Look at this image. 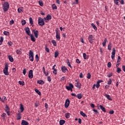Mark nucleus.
Masks as SVG:
<instances>
[{"mask_svg": "<svg viewBox=\"0 0 125 125\" xmlns=\"http://www.w3.org/2000/svg\"><path fill=\"white\" fill-rule=\"evenodd\" d=\"M3 7L4 12H6L9 9V3L8 2H5L4 4H3Z\"/></svg>", "mask_w": 125, "mask_h": 125, "instance_id": "1", "label": "nucleus"}, {"mask_svg": "<svg viewBox=\"0 0 125 125\" xmlns=\"http://www.w3.org/2000/svg\"><path fill=\"white\" fill-rule=\"evenodd\" d=\"M38 24L41 27H42L43 26H44L45 23L44 21H43V19L39 17L38 18Z\"/></svg>", "mask_w": 125, "mask_h": 125, "instance_id": "2", "label": "nucleus"}, {"mask_svg": "<svg viewBox=\"0 0 125 125\" xmlns=\"http://www.w3.org/2000/svg\"><path fill=\"white\" fill-rule=\"evenodd\" d=\"M3 73L5 76H8V64H6L5 65V68L3 69Z\"/></svg>", "mask_w": 125, "mask_h": 125, "instance_id": "3", "label": "nucleus"}, {"mask_svg": "<svg viewBox=\"0 0 125 125\" xmlns=\"http://www.w3.org/2000/svg\"><path fill=\"white\" fill-rule=\"evenodd\" d=\"M89 42L90 43H93V41H94V37L92 35H89L88 38Z\"/></svg>", "mask_w": 125, "mask_h": 125, "instance_id": "4", "label": "nucleus"}, {"mask_svg": "<svg viewBox=\"0 0 125 125\" xmlns=\"http://www.w3.org/2000/svg\"><path fill=\"white\" fill-rule=\"evenodd\" d=\"M75 86L79 89H81V87H82V84L78 80H75Z\"/></svg>", "mask_w": 125, "mask_h": 125, "instance_id": "5", "label": "nucleus"}, {"mask_svg": "<svg viewBox=\"0 0 125 125\" xmlns=\"http://www.w3.org/2000/svg\"><path fill=\"white\" fill-rule=\"evenodd\" d=\"M56 38L57 39V41H60V39H61V37H60V33L58 31V30H56Z\"/></svg>", "mask_w": 125, "mask_h": 125, "instance_id": "6", "label": "nucleus"}, {"mask_svg": "<svg viewBox=\"0 0 125 125\" xmlns=\"http://www.w3.org/2000/svg\"><path fill=\"white\" fill-rule=\"evenodd\" d=\"M32 32H33V34L36 39H38L39 38V31L36 30L35 29L32 30Z\"/></svg>", "mask_w": 125, "mask_h": 125, "instance_id": "7", "label": "nucleus"}, {"mask_svg": "<svg viewBox=\"0 0 125 125\" xmlns=\"http://www.w3.org/2000/svg\"><path fill=\"white\" fill-rule=\"evenodd\" d=\"M24 31H25L27 35H28V36H30V35H31L32 34H31V30H30V28L29 27H25L24 28Z\"/></svg>", "mask_w": 125, "mask_h": 125, "instance_id": "8", "label": "nucleus"}, {"mask_svg": "<svg viewBox=\"0 0 125 125\" xmlns=\"http://www.w3.org/2000/svg\"><path fill=\"white\" fill-rule=\"evenodd\" d=\"M70 105V100L66 99L64 104L65 108H68Z\"/></svg>", "mask_w": 125, "mask_h": 125, "instance_id": "9", "label": "nucleus"}, {"mask_svg": "<svg viewBox=\"0 0 125 125\" xmlns=\"http://www.w3.org/2000/svg\"><path fill=\"white\" fill-rule=\"evenodd\" d=\"M115 54H116V49H115V48H113L111 55V58L112 60H114V59H115Z\"/></svg>", "mask_w": 125, "mask_h": 125, "instance_id": "10", "label": "nucleus"}, {"mask_svg": "<svg viewBox=\"0 0 125 125\" xmlns=\"http://www.w3.org/2000/svg\"><path fill=\"white\" fill-rule=\"evenodd\" d=\"M69 86H65V88L67 89V90H70L71 88H74V85L72 84V83H69Z\"/></svg>", "mask_w": 125, "mask_h": 125, "instance_id": "11", "label": "nucleus"}, {"mask_svg": "<svg viewBox=\"0 0 125 125\" xmlns=\"http://www.w3.org/2000/svg\"><path fill=\"white\" fill-rule=\"evenodd\" d=\"M28 77L29 78V79H33V78H34V75L33 74L32 70H29L28 73Z\"/></svg>", "mask_w": 125, "mask_h": 125, "instance_id": "12", "label": "nucleus"}, {"mask_svg": "<svg viewBox=\"0 0 125 125\" xmlns=\"http://www.w3.org/2000/svg\"><path fill=\"white\" fill-rule=\"evenodd\" d=\"M61 70H62V73H65L66 71H68V69L65 66H62L61 67Z\"/></svg>", "mask_w": 125, "mask_h": 125, "instance_id": "13", "label": "nucleus"}, {"mask_svg": "<svg viewBox=\"0 0 125 125\" xmlns=\"http://www.w3.org/2000/svg\"><path fill=\"white\" fill-rule=\"evenodd\" d=\"M29 36L30 37V40L32 41V42H36V38H35V36L33 35V34H30L29 35Z\"/></svg>", "mask_w": 125, "mask_h": 125, "instance_id": "14", "label": "nucleus"}, {"mask_svg": "<svg viewBox=\"0 0 125 125\" xmlns=\"http://www.w3.org/2000/svg\"><path fill=\"white\" fill-rule=\"evenodd\" d=\"M104 96H105V97H106V98H107V99H108V100H110L111 101L113 100L111 98V96H110L109 95L104 93Z\"/></svg>", "mask_w": 125, "mask_h": 125, "instance_id": "15", "label": "nucleus"}, {"mask_svg": "<svg viewBox=\"0 0 125 125\" xmlns=\"http://www.w3.org/2000/svg\"><path fill=\"white\" fill-rule=\"evenodd\" d=\"M1 117L3 120V121H6L7 117H6V113H3L1 115Z\"/></svg>", "mask_w": 125, "mask_h": 125, "instance_id": "16", "label": "nucleus"}, {"mask_svg": "<svg viewBox=\"0 0 125 125\" xmlns=\"http://www.w3.org/2000/svg\"><path fill=\"white\" fill-rule=\"evenodd\" d=\"M17 119L18 120H21L22 119V114L20 113H19L17 115Z\"/></svg>", "mask_w": 125, "mask_h": 125, "instance_id": "17", "label": "nucleus"}, {"mask_svg": "<svg viewBox=\"0 0 125 125\" xmlns=\"http://www.w3.org/2000/svg\"><path fill=\"white\" fill-rule=\"evenodd\" d=\"M28 56H29V57H34V52L31 50H29Z\"/></svg>", "mask_w": 125, "mask_h": 125, "instance_id": "18", "label": "nucleus"}, {"mask_svg": "<svg viewBox=\"0 0 125 125\" xmlns=\"http://www.w3.org/2000/svg\"><path fill=\"white\" fill-rule=\"evenodd\" d=\"M29 23L32 27H34V21H33V18L31 17L29 18Z\"/></svg>", "mask_w": 125, "mask_h": 125, "instance_id": "19", "label": "nucleus"}, {"mask_svg": "<svg viewBox=\"0 0 125 125\" xmlns=\"http://www.w3.org/2000/svg\"><path fill=\"white\" fill-rule=\"evenodd\" d=\"M20 110L21 113H23V112H24V110H25L24 108V106L22 104H20Z\"/></svg>", "mask_w": 125, "mask_h": 125, "instance_id": "20", "label": "nucleus"}, {"mask_svg": "<svg viewBox=\"0 0 125 125\" xmlns=\"http://www.w3.org/2000/svg\"><path fill=\"white\" fill-rule=\"evenodd\" d=\"M23 11H24V8L22 7H20L18 9V12L19 13H21V12H23Z\"/></svg>", "mask_w": 125, "mask_h": 125, "instance_id": "21", "label": "nucleus"}, {"mask_svg": "<svg viewBox=\"0 0 125 125\" xmlns=\"http://www.w3.org/2000/svg\"><path fill=\"white\" fill-rule=\"evenodd\" d=\"M5 112H10V108H9V106L6 104L5 107Z\"/></svg>", "mask_w": 125, "mask_h": 125, "instance_id": "22", "label": "nucleus"}, {"mask_svg": "<svg viewBox=\"0 0 125 125\" xmlns=\"http://www.w3.org/2000/svg\"><path fill=\"white\" fill-rule=\"evenodd\" d=\"M21 125H29V123L26 120H22Z\"/></svg>", "mask_w": 125, "mask_h": 125, "instance_id": "23", "label": "nucleus"}, {"mask_svg": "<svg viewBox=\"0 0 125 125\" xmlns=\"http://www.w3.org/2000/svg\"><path fill=\"white\" fill-rule=\"evenodd\" d=\"M16 53L17 54H22V49H19L16 50Z\"/></svg>", "mask_w": 125, "mask_h": 125, "instance_id": "24", "label": "nucleus"}, {"mask_svg": "<svg viewBox=\"0 0 125 125\" xmlns=\"http://www.w3.org/2000/svg\"><path fill=\"white\" fill-rule=\"evenodd\" d=\"M99 107L100 109L104 113H106V109H105V107H103V105H100Z\"/></svg>", "mask_w": 125, "mask_h": 125, "instance_id": "25", "label": "nucleus"}, {"mask_svg": "<svg viewBox=\"0 0 125 125\" xmlns=\"http://www.w3.org/2000/svg\"><path fill=\"white\" fill-rule=\"evenodd\" d=\"M107 49L108 50H111L112 49V43H111V42H109L107 46Z\"/></svg>", "mask_w": 125, "mask_h": 125, "instance_id": "26", "label": "nucleus"}, {"mask_svg": "<svg viewBox=\"0 0 125 125\" xmlns=\"http://www.w3.org/2000/svg\"><path fill=\"white\" fill-rule=\"evenodd\" d=\"M113 0L115 4H116V5H120V0Z\"/></svg>", "mask_w": 125, "mask_h": 125, "instance_id": "27", "label": "nucleus"}, {"mask_svg": "<svg viewBox=\"0 0 125 125\" xmlns=\"http://www.w3.org/2000/svg\"><path fill=\"white\" fill-rule=\"evenodd\" d=\"M37 83H39V84H44V82L42 80H38L37 81Z\"/></svg>", "mask_w": 125, "mask_h": 125, "instance_id": "28", "label": "nucleus"}, {"mask_svg": "<svg viewBox=\"0 0 125 125\" xmlns=\"http://www.w3.org/2000/svg\"><path fill=\"white\" fill-rule=\"evenodd\" d=\"M8 59L10 62H13L14 61V59H13V57L11 55L8 56Z\"/></svg>", "mask_w": 125, "mask_h": 125, "instance_id": "29", "label": "nucleus"}, {"mask_svg": "<svg viewBox=\"0 0 125 125\" xmlns=\"http://www.w3.org/2000/svg\"><path fill=\"white\" fill-rule=\"evenodd\" d=\"M80 115L82 116V117H83L84 118L86 117V118H87V115L85 114L83 112V111H80Z\"/></svg>", "mask_w": 125, "mask_h": 125, "instance_id": "30", "label": "nucleus"}, {"mask_svg": "<svg viewBox=\"0 0 125 125\" xmlns=\"http://www.w3.org/2000/svg\"><path fill=\"white\" fill-rule=\"evenodd\" d=\"M35 92H36V93H37V94H38V95H42V93H41V91H40V90H39V89L36 88L35 89Z\"/></svg>", "mask_w": 125, "mask_h": 125, "instance_id": "31", "label": "nucleus"}, {"mask_svg": "<svg viewBox=\"0 0 125 125\" xmlns=\"http://www.w3.org/2000/svg\"><path fill=\"white\" fill-rule=\"evenodd\" d=\"M66 61L68 66L72 68V65H71V62H70V60H69V59H67Z\"/></svg>", "mask_w": 125, "mask_h": 125, "instance_id": "32", "label": "nucleus"}, {"mask_svg": "<svg viewBox=\"0 0 125 125\" xmlns=\"http://www.w3.org/2000/svg\"><path fill=\"white\" fill-rule=\"evenodd\" d=\"M65 123H66V121H65V120H61L59 122L60 125H64V124H65Z\"/></svg>", "mask_w": 125, "mask_h": 125, "instance_id": "33", "label": "nucleus"}, {"mask_svg": "<svg viewBox=\"0 0 125 125\" xmlns=\"http://www.w3.org/2000/svg\"><path fill=\"white\" fill-rule=\"evenodd\" d=\"M59 55V52H58V51H56L55 52V55H54L55 58H57V57H58Z\"/></svg>", "mask_w": 125, "mask_h": 125, "instance_id": "34", "label": "nucleus"}, {"mask_svg": "<svg viewBox=\"0 0 125 125\" xmlns=\"http://www.w3.org/2000/svg\"><path fill=\"white\" fill-rule=\"evenodd\" d=\"M77 97L78 99H82L83 98V95L82 94H78L77 95Z\"/></svg>", "mask_w": 125, "mask_h": 125, "instance_id": "35", "label": "nucleus"}, {"mask_svg": "<svg viewBox=\"0 0 125 125\" xmlns=\"http://www.w3.org/2000/svg\"><path fill=\"white\" fill-rule=\"evenodd\" d=\"M19 84H20V85H22V86H23V85H25V82H24V81H19Z\"/></svg>", "mask_w": 125, "mask_h": 125, "instance_id": "36", "label": "nucleus"}, {"mask_svg": "<svg viewBox=\"0 0 125 125\" xmlns=\"http://www.w3.org/2000/svg\"><path fill=\"white\" fill-rule=\"evenodd\" d=\"M91 26H92V27H93V28L94 30H95V31H97V27H96V26H95L94 23H91Z\"/></svg>", "mask_w": 125, "mask_h": 125, "instance_id": "37", "label": "nucleus"}, {"mask_svg": "<svg viewBox=\"0 0 125 125\" xmlns=\"http://www.w3.org/2000/svg\"><path fill=\"white\" fill-rule=\"evenodd\" d=\"M107 42V39L105 38L102 44L104 46H106V43Z\"/></svg>", "mask_w": 125, "mask_h": 125, "instance_id": "38", "label": "nucleus"}, {"mask_svg": "<svg viewBox=\"0 0 125 125\" xmlns=\"http://www.w3.org/2000/svg\"><path fill=\"white\" fill-rule=\"evenodd\" d=\"M52 43L54 46H57V43H56V41H55V40H52Z\"/></svg>", "mask_w": 125, "mask_h": 125, "instance_id": "39", "label": "nucleus"}, {"mask_svg": "<svg viewBox=\"0 0 125 125\" xmlns=\"http://www.w3.org/2000/svg\"><path fill=\"white\" fill-rule=\"evenodd\" d=\"M71 115V114H70L69 113H67L65 114V118L66 119H69V118H70V115Z\"/></svg>", "mask_w": 125, "mask_h": 125, "instance_id": "40", "label": "nucleus"}, {"mask_svg": "<svg viewBox=\"0 0 125 125\" xmlns=\"http://www.w3.org/2000/svg\"><path fill=\"white\" fill-rule=\"evenodd\" d=\"M38 2L40 6H43V2H42V0H39Z\"/></svg>", "mask_w": 125, "mask_h": 125, "instance_id": "41", "label": "nucleus"}, {"mask_svg": "<svg viewBox=\"0 0 125 125\" xmlns=\"http://www.w3.org/2000/svg\"><path fill=\"white\" fill-rule=\"evenodd\" d=\"M3 42V37L1 36L0 40V45H1V44Z\"/></svg>", "mask_w": 125, "mask_h": 125, "instance_id": "42", "label": "nucleus"}, {"mask_svg": "<svg viewBox=\"0 0 125 125\" xmlns=\"http://www.w3.org/2000/svg\"><path fill=\"white\" fill-rule=\"evenodd\" d=\"M21 24L22 26H24V25H25L26 24V21L25 20H22L21 21Z\"/></svg>", "mask_w": 125, "mask_h": 125, "instance_id": "43", "label": "nucleus"}, {"mask_svg": "<svg viewBox=\"0 0 125 125\" xmlns=\"http://www.w3.org/2000/svg\"><path fill=\"white\" fill-rule=\"evenodd\" d=\"M52 7L53 9H57V6H56V5H55V4H53V5H52Z\"/></svg>", "mask_w": 125, "mask_h": 125, "instance_id": "44", "label": "nucleus"}, {"mask_svg": "<svg viewBox=\"0 0 125 125\" xmlns=\"http://www.w3.org/2000/svg\"><path fill=\"white\" fill-rule=\"evenodd\" d=\"M117 63L121 64V57L120 56L118 57Z\"/></svg>", "mask_w": 125, "mask_h": 125, "instance_id": "45", "label": "nucleus"}, {"mask_svg": "<svg viewBox=\"0 0 125 125\" xmlns=\"http://www.w3.org/2000/svg\"><path fill=\"white\" fill-rule=\"evenodd\" d=\"M87 55H86V54H85V53H83V58H84V59H87Z\"/></svg>", "mask_w": 125, "mask_h": 125, "instance_id": "46", "label": "nucleus"}, {"mask_svg": "<svg viewBox=\"0 0 125 125\" xmlns=\"http://www.w3.org/2000/svg\"><path fill=\"white\" fill-rule=\"evenodd\" d=\"M35 59H36V61H37V62H39V55L37 54L35 56Z\"/></svg>", "mask_w": 125, "mask_h": 125, "instance_id": "47", "label": "nucleus"}, {"mask_svg": "<svg viewBox=\"0 0 125 125\" xmlns=\"http://www.w3.org/2000/svg\"><path fill=\"white\" fill-rule=\"evenodd\" d=\"M117 72L118 73H121V72H122V69H121V68H120V67H117Z\"/></svg>", "mask_w": 125, "mask_h": 125, "instance_id": "48", "label": "nucleus"}, {"mask_svg": "<svg viewBox=\"0 0 125 125\" xmlns=\"http://www.w3.org/2000/svg\"><path fill=\"white\" fill-rule=\"evenodd\" d=\"M112 83V79H109V80L107 81V84H111Z\"/></svg>", "mask_w": 125, "mask_h": 125, "instance_id": "49", "label": "nucleus"}, {"mask_svg": "<svg viewBox=\"0 0 125 125\" xmlns=\"http://www.w3.org/2000/svg\"><path fill=\"white\" fill-rule=\"evenodd\" d=\"M30 61L33 62L34 61V57H29Z\"/></svg>", "mask_w": 125, "mask_h": 125, "instance_id": "50", "label": "nucleus"}, {"mask_svg": "<svg viewBox=\"0 0 125 125\" xmlns=\"http://www.w3.org/2000/svg\"><path fill=\"white\" fill-rule=\"evenodd\" d=\"M46 18L47 20H51V16L50 15H48Z\"/></svg>", "mask_w": 125, "mask_h": 125, "instance_id": "51", "label": "nucleus"}, {"mask_svg": "<svg viewBox=\"0 0 125 125\" xmlns=\"http://www.w3.org/2000/svg\"><path fill=\"white\" fill-rule=\"evenodd\" d=\"M90 78H91V75L90 74V73H88L87 74V78H88V79H90Z\"/></svg>", "mask_w": 125, "mask_h": 125, "instance_id": "52", "label": "nucleus"}, {"mask_svg": "<svg viewBox=\"0 0 125 125\" xmlns=\"http://www.w3.org/2000/svg\"><path fill=\"white\" fill-rule=\"evenodd\" d=\"M53 73L54 74V75H57V70L54 69L53 71Z\"/></svg>", "mask_w": 125, "mask_h": 125, "instance_id": "53", "label": "nucleus"}, {"mask_svg": "<svg viewBox=\"0 0 125 125\" xmlns=\"http://www.w3.org/2000/svg\"><path fill=\"white\" fill-rule=\"evenodd\" d=\"M14 23V21L13 20H11L10 21V25H13Z\"/></svg>", "mask_w": 125, "mask_h": 125, "instance_id": "54", "label": "nucleus"}, {"mask_svg": "<svg viewBox=\"0 0 125 125\" xmlns=\"http://www.w3.org/2000/svg\"><path fill=\"white\" fill-rule=\"evenodd\" d=\"M3 34L4 35H5V36H7V35L9 34V32H8V31H4Z\"/></svg>", "mask_w": 125, "mask_h": 125, "instance_id": "55", "label": "nucleus"}, {"mask_svg": "<svg viewBox=\"0 0 125 125\" xmlns=\"http://www.w3.org/2000/svg\"><path fill=\"white\" fill-rule=\"evenodd\" d=\"M120 2L122 5H124V4H125V0H121Z\"/></svg>", "mask_w": 125, "mask_h": 125, "instance_id": "56", "label": "nucleus"}, {"mask_svg": "<svg viewBox=\"0 0 125 125\" xmlns=\"http://www.w3.org/2000/svg\"><path fill=\"white\" fill-rule=\"evenodd\" d=\"M8 44L9 46H11L12 45V44H13V43L11 42H8Z\"/></svg>", "mask_w": 125, "mask_h": 125, "instance_id": "57", "label": "nucleus"}, {"mask_svg": "<svg viewBox=\"0 0 125 125\" xmlns=\"http://www.w3.org/2000/svg\"><path fill=\"white\" fill-rule=\"evenodd\" d=\"M65 79H66V77L65 76L62 77L61 79V82H64V80H65Z\"/></svg>", "mask_w": 125, "mask_h": 125, "instance_id": "58", "label": "nucleus"}, {"mask_svg": "<svg viewBox=\"0 0 125 125\" xmlns=\"http://www.w3.org/2000/svg\"><path fill=\"white\" fill-rule=\"evenodd\" d=\"M26 73H27V70L26 69H24L23 70V75H26Z\"/></svg>", "mask_w": 125, "mask_h": 125, "instance_id": "59", "label": "nucleus"}, {"mask_svg": "<svg viewBox=\"0 0 125 125\" xmlns=\"http://www.w3.org/2000/svg\"><path fill=\"white\" fill-rule=\"evenodd\" d=\"M115 113V111L114 110H110L109 112V114H110V115H113Z\"/></svg>", "mask_w": 125, "mask_h": 125, "instance_id": "60", "label": "nucleus"}, {"mask_svg": "<svg viewBox=\"0 0 125 125\" xmlns=\"http://www.w3.org/2000/svg\"><path fill=\"white\" fill-rule=\"evenodd\" d=\"M76 62L78 64H80L81 63V61H80V60L78 59H76Z\"/></svg>", "mask_w": 125, "mask_h": 125, "instance_id": "61", "label": "nucleus"}, {"mask_svg": "<svg viewBox=\"0 0 125 125\" xmlns=\"http://www.w3.org/2000/svg\"><path fill=\"white\" fill-rule=\"evenodd\" d=\"M107 67H108V68H111V62H108Z\"/></svg>", "mask_w": 125, "mask_h": 125, "instance_id": "62", "label": "nucleus"}, {"mask_svg": "<svg viewBox=\"0 0 125 125\" xmlns=\"http://www.w3.org/2000/svg\"><path fill=\"white\" fill-rule=\"evenodd\" d=\"M112 73H109V74H107V77H108V78H111V77H112Z\"/></svg>", "mask_w": 125, "mask_h": 125, "instance_id": "63", "label": "nucleus"}, {"mask_svg": "<svg viewBox=\"0 0 125 125\" xmlns=\"http://www.w3.org/2000/svg\"><path fill=\"white\" fill-rule=\"evenodd\" d=\"M122 70H123V71H124V72H125V65H123L122 66Z\"/></svg>", "mask_w": 125, "mask_h": 125, "instance_id": "64", "label": "nucleus"}]
</instances>
